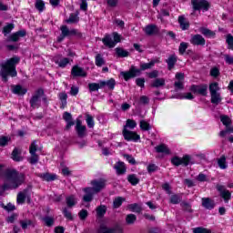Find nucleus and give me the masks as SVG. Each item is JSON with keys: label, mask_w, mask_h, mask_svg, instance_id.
Listing matches in <instances>:
<instances>
[{"label": "nucleus", "mask_w": 233, "mask_h": 233, "mask_svg": "<svg viewBox=\"0 0 233 233\" xmlns=\"http://www.w3.org/2000/svg\"><path fill=\"white\" fill-rule=\"evenodd\" d=\"M27 194L28 189H24L23 191L17 194L16 201L19 205H23V203H25Z\"/></svg>", "instance_id": "cd10ccee"}, {"label": "nucleus", "mask_w": 233, "mask_h": 233, "mask_svg": "<svg viewBox=\"0 0 233 233\" xmlns=\"http://www.w3.org/2000/svg\"><path fill=\"white\" fill-rule=\"evenodd\" d=\"M170 203H172V205H178V203H181V196L172 195L170 197Z\"/></svg>", "instance_id": "603ef678"}, {"label": "nucleus", "mask_w": 233, "mask_h": 233, "mask_svg": "<svg viewBox=\"0 0 233 233\" xmlns=\"http://www.w3.org/2000/svg\"><path fill=\"white\" fill-rule=\"evenodd\" d=\"M166 63L167 64V69L172 70V68H174L177 63V56H176V55L169 56V57L166 60Z\"/></svg>", "instance_id": "a878e982"}, {"label": "nucleus", "mask_w": 233, "mask_h": 233, "mask_svg": "<svg viewBox=\"0 0 233 233\" xmlns=\"http://www.w3.org/2000/svg\"><path fill=\"white\" fill-rule=\"evenodd\" d=\"M191 4L194 10H205L208 12L210 8V4L207 0H191Z\"/></svg>", "instance_id": "9d476101"}, {"label": "nucleus", "mask_w": 233, "mask_h": 233, "mask_svg": "<svg viewBox=\"0 0 233 233\" xmlns=\"http://www.w3.org/2000/svg\"><path fill=\"white\" fill-rule=\"evenodd\" d=\"M25 35H26V31L20 30V31H17V32L12 34L9 36L8 40L12 41L13 43H17V41H19V38L20 37H25Z\"/></svg>", "instance_id": "412c9836"}, {"label": "nucleus", "mask_w": 233, "mask_h": 233, "mask_svg": "<svg viewBox=\"0 0 233 233\" xmlns=\"http://www.w3.org/2000/svg\"><path fill=\"white\" fill-rule=\"evenodd\" d=\"M199 32L206 37H214L216 33L207 27H200Z\"/></svg>", "instance_id": "2f4dec72"}, {"label": "nucleus", "mask_w": 233, "mask_h": 233, "mask_svg": "<svg viewBox=\"0 0 233 233\" xmlns=\"http://www.w3.org/2000/svg\"><path fill=\"white\" fill-rule=\"evenodd\" d=\"M71 75L73 77H86V72L83 67H79V66H74L72 67Z\"/></svg>", "instance_id": "dca6fc26"}, {"label": "nucleus", "mask_w": 233, "mask_h": 233, "mask_svg": "<svg viewBox=\"0 0 233 233\" xmlns=\"http://www.w3.org/2000/svg\"><path fill=\"white\" fill-rule=\"evenodd\" d=\"M95 63H96V66H103V65H105V58H103V56H101V54H97L96 56Z\"/></svg>", "instance_id": "3c124183"}, {"label": "nucleus", "mask_w": 233, "mask_h": 233, "mask_svg": "<svg viewBox=\"0 0 233 233\" xmlns=\"http://www.w3.org/2000/svg\"><path fill=\"white\" fill-rule=\"evenodd\" d=\"M150 103V98L147 96H140V99L138 101V105H148Z\"/></svg>", "instance_id": "680f3d73"}, {"label": "nucleus", "mask_w": 233, "mask_h": 233, "mask_svg": "<svg viewBox=\"0 0 233 233\" xmlns=\"http://www.w3.org/2000/svg\"><path fill=\"white\" fill-rule=\"evenodd\" d=\"M88 88L91 92H96L99 88H105V83H91L88 84Z\"/></svg>", "instance_id": "c85d7f7f"}, {"label": "nucleus", "mask_w": 233, "mask_h": 233, "mask_svg": "<svg viewBox=\"0 0 233 233\" xmlns=\"http://www.w3.org/2000/svg\"><path fill=\"white\" fill-rule=\"evenodd\" d=\"M123 201H125V198L122 197H117L113 201V208H119L123 205Z\"/></svg>", "instance_id": "79ce46f5"}, {"label": "nucleus", "mask_w": 233, "mask_h": 233, "mask_svg": "<svg viewBox=\"0 0 233 233\" xmlns=\"http://www.w3.org/2000/svg\"><path fill=\"white\" fill-rule=\"evenodd\" d=\"M187 48H188V43L187 42H181L180 46L178 47V52L181 56L187 52Z\"/></svg>", "instance_id": "864d4df0"}, {"label": "nucleus", "mask_w": 233, "mask_h": 233, "mask_svg": "<svg viewBox=\"0 0 233 233\" xmlns=\"http://www.w3.org/2000/svg\"><path fill=\"white\" fill-rule=\"evenodd\" d=\"M218 165L222 170L227 169L228 167V165H227V157H225V156H222L220 158H218Z\"/></svg>", "instance_id": "c9c22d12"}, {"label": "nucleus", "mask_w": 233, "mask_h": 233, "mask_svg": "<svg viewBox=\"0 0 233 233\" xmlns=\"http://www.w3.org/2000/svg\"><path fill=\"white\" fill-rule=\"evenodd\" d=\"M58 98L61 101V106L60 108H65L66 106V100L68 99V95L65 92H61L58 94Z\"/></svg>", "instance_id": "c756f323"}, {"label": "nucleus", "mask_w": 233, "mask_h": 233, "mask_svg": "<svg viewBox=\"0 0 233 233\" xmlns=\"http://www.w3.org/2000/svg\"><path fill=\"white\" fill-rule=\"evenodd\" d=\"M86 121L88 128H94L96 123L94 122V116L88 114L86 115Z\"/></svg>", "instance_id": "a18cd8bd"}, {"label": "nucleus", "mask_w": 233, "mask_h": 233, "mask_svg": "<svg viewBox=\"0 0 233 233\" xmlns=\"http://www.w3.org/2000/svg\"><path fill=\"white\" fill-rule=\"evenodd\" d=\"M115 51H116V54L118 57H128V56L130 54V53H128V51H127V50H125L121 47H116L115 49Z\"/></svg>", "instance_id": "f704fd0d"}, {"label": "nucleus", "mask_w": 233, "mask_h": 233, "mask_svg": "<svg viewBox=\"0 0 233 233\" xmlns=\"http://www.w3.org/2000/svg\"><path fill=\"white\" fill-rule=\"evenodd\" d=\"M97 233H117L116 228H110L106 224H101L97 229Z\"/></svg>", "instance_id": "5701e85b"}, {"label": "nucleus", "mask_w": 233, "mask_h": 233, "mask_svg": "<svg viewBox=\"0 0 233 233\" xmlns=\"http://www.w3.org/2000/svg\"><path fill=\"white\" fill-rule=\"evenodd\" d=\"M106 214V206L105 205H100L99 207L96 208V216L98 218H103Z\"/></svg>", "instance_id": "58836bf2"}, {"label": "nucleus", "mask_w": 233, "mask_h": 233, "mask_svg": "<svg viewBox=\"0 0 233 233\" xmlns=\"http://www.w3.org/2000/svg\"><path fill=\"white\" fill-rule=\"evenodd\" d=\"M6 182L4 185L5 190H15L25 183V173H19L15 170H10L6 173Z\"/></svg>", "instance_id": "f257e3e1"}, {"label": "nucleus", "mask_w": 233, "mask_h": 233, "mask_svg": "<svg viewBox=\"0 0 233 233\" xmlns=\"http://www.w3.org/2000/svg\"><path fill=\"white\" fill-rule=\"evenodd\" d=\"M123 137L126 141H139L141 138L137 133L130 131L127 128L123 129Z\"/></svg>", "instance_id": "9b49d317"}, {"label": "nucleus", "mask_w": 233, "mask_h": 233, "mask_svg": "<svg viewBox=\"0 0 233 233\" xmlns=\"http://www.w3.org/2000/svg\"><path fill=\"white\" fill-rule=\"evenodd\" d=\"M136 219H137V217H136V215L134 214H128L126 217V223L127 225H134L136 223Z\"/></svg>", "instance_id": "c03bdc74"}, {"label": "nucleus", "mask_w": 233, "mask_h": 233, "mask_svg": "<svg viewBox=\"0 0 233 233\" xmlns=\"http://www.w3.org/2000/svg\"><path fill=\"white\" fill-rule=\"evenodd\" d=\"M19 61H20L19 57L14 56L6 60L5 63L1 65L0 76L4 83L8 82V76H11V77H15L17 76V71L15 70V65H17Z\"/></svg>", "instance_id": "f03ea898"}, {"label": "nucleus", "mask_w": 233, "mask_h": 233, "mask_svg": "<svg viewBox=\"0 0 233 233\" xmlns=\"http://www.w3.org/2000/svg\"><path fill=\"white\" fill-rule=\"evenodd\" d=\"M194 233H210V230L203 228H193Z\"/></svg>", "instance_id": "338daca9"}, {"label": "nucleus", "mask_w": 233, "mask_h": 233, "mask_svg": "<svg viewBox=\"0 0 233 233\" xmlns=\"http://www.w3.org/2000/svg\"><path fill=\"white\" fill-rule=\"evenodd\" d=\"M127 181L131 183L134 187L139 184V178H137V176H136V174L127 176Z\"/></svg>", "instance_id": "a19ab883"}, {"label": "nucleus", "mask_w": 233, "mask_h": 233, "mask_svg": "<svg viewBox=\"0 0 233 233\" xmlns=\"http://www.w3.org/2000/svg\"><path fill=\"white\" fill-rule=\"evenodd\" d=\"M178 25H180L181 30H188L190 28V22H188L185 15L178 16Z\"/></svg>", "instance_id": "b1692460"}, {"label": "nucleus", "mask_w": 233, "mask_h": 233, "mask_svg": "<svg viewBox=\"0 0 233 233\" xmlns=\"http://www.w3.org/2000/svg\"><path fill=\"white\" fill-rule=\"evenodd\" d=\"M10 139L11 138L9 137H5V136L0 137V147H6Z\"/></svg>", "instance_id": "bf43d9fd"}, {"label": "nucleus", "mask_w": 233, "mask_h": 233, "mask_svg": "<svg viewBox=\"0 0 233 233\" xmlns=\"http://www.w3.org/2000/svg\"><path fill=\"white\" fill-rule=\"evenodd\" d=\"M43 96H45V91L41 88L35 92L29 101L31 108H39L41 106V98Z\"/></svg>", "instance_id": "0eeeda50"}, {"label": "nucleus", "mask_w": 233, "mask_h": 233, "mask_svg": "<svg viewBox=\"0 0 233 233\" xmlns=\"http://www.w3.org/2000/svg\"><path fill=\"white\" fill-rule=\"evenodd\" d=\"M220 121L225 127H228L232 125V119H230L228 116H221Z\"/></svg>", "instance_id": "49530a36"}, {"label": "nucleus", "mask_w": 233, "mask_h": 233, "mask_svg": "<svg viewBox=\"0 0 233 233\" xmlns=\"http://www.w3.org/2000/svg\"><path fill=\"white\" fill-rule=\"evenodd\" d=\"M14 24H7L3 28V34L4 35H8L10 32H12V29L14 28Z\"/></svg>", "instance_id": "5fc2aeb1"}, {"label": "nucleus", "mask_w": 233, "mask_h": 233, "mask_svg": "<svg viewBox=\"0 0 233 233\" xmlns=\"http://www.w3.org/2000/svg\"><path fill=\"white\" fill-rule=\"evenodd\" d=\"M127 208H129L131 210V212H137V214H139V212H141V208H140L139 204H137V203L128 205Z\"/></svg>", "instance_id": "de8ad7c7"}, {"label": "nucleus", "mask_w": 233, "mask_h": 233, "mask_svg": "<svg viewBox=\"0 0 233 233\" xmlns=\"http://www.w3.org/2000/svg\"><path fill=\"white\" fill-rule=\"evenodd\" d=\"M63 118L67 123L66 126V130H70V128L75 125V123L72 121V114L65 112L63 115Z\"/></svg>", "instance_id": "393cba45"}, {"label": "nucleus", "mask_w": 233, "mask_h": 233, "mask_svg": "<svg viewBox=\"0 0 233 233\" xmlns=\"http://www.w3.org/2000/svg\"><path fill=\"white\" fill-rule=\"evenodd\" d=\"M76 131L78 137H85L86 136V126H83L80 119L76 120Z\"/></svg>", "instance_id": "f3484780"}, {"label": "nucleus", "mask_w": 233, "mask_h": 233, "mask_svg": "<svg viewBox=\"0 0 233 233\" xmlns=\"http://www.w3.org/2000/svg\"><path fill=\"white\" fill-rule=\"evenodd\" d=\"M207 85L202 86H196L193 85L190 87L191 92H195L196 94H200V96H207V90H208Z\"/></svg>", "instance_id": "a211bd4d"}, {"label": "nucleus", "mask_w": 233, "mask_h": 233, "mask_svg": "<svg viewBox=\"0 0 233 233\" xmlns=\"http://www.w3.org/2000/svg\"><path fill=\"white\" fill-rule=\"evenodd\" d=\"M144 32L147 35H155L156 34H159V27L156 25H147L144 28Z\"/></svg>", "instance_id": "6ab92c4d"}, {"label": "nucleus", "mask_w": 233, "mask_h": 233, "mask_svg": "<svg viewBox=\"0 0 233 233\" xmlns=\"http://www.w3.org/2000/svg\"><path fill=\"white\" fill-rule=\"evenodd\" d=\"M91 185L93 187H86L84 188V192L86 195L83 197V201L85 203H90L94 199V195L97 194L105 188L106 182L105 179L99 178L91 181Z\"/></svg>", "instance_id": "7ed1b4c3"}, {"label": "nucleus", "mask_w": 233, "mask_h": 233, "mask_svg": "<svg viewBox=\"0 0 233 233\" xmlns=\"http://www.w3.org/2000/svg\"><path fill=\"white\" fill-rule=\"evenodd\" d=\"M79 12H76V14H71L69 15V18L66 20V23L68 24H74V23H77L79 21Z\"/></svg>", "instance_id": "37998d69"}, {"label": "nucleus", "mask_w": 233, "mask_h": 233, "mask_svg": "<svg viewBox=\"0 0 233 233\" xmlns=\"http://www.w3.org/2000/svg\"><path fill=\"white\" fill-rule=\"evenodd\" d=\"M171 163L175 165V167H179V165H184V167H188L190 164V156L186 155L182 158L175 157L172 158Z\"/></svg>", "instance_id": "f8f14e48"}, {"label": "nucleus", "mask_w": 233, "mask_h": 233, "mask_svg": "<svg viewBox=\"0 0 233 233\" xmlns=\"http://www.w3.org/2000/svg\"><path fill=\"white\" fill-rule=\"evenodd\" d=\"M66 203L69 208H72V207H75L76 203V197L74 195H71L66 198Z\"/></svg>", "instance_id": "ea45409f"}, {"label": "nucleus", "mask_w": 233, "mask_h": 233, "mask_svg": "<svg viewBox=\"0 0 233 233\" xmlns=\"http://www.w3.org/2000/svg\"><path fill=\"white\" fill-rule=\"evenodd\" d=\"M12 158L14 161H23V157L21 156V149L15 147L12 152Z\"/></svg>", "instance_id": "7c9ffc66"}, {"label": "nucleus", "mask_w": 233, "mask_h": 233, "mask_svg": "<svg viewBox=\"0 0 233 233\" xmlns=\"http://www.w3.org/2000/svg\"><path fill=\"white\" fill-rule=\"evenodd\" d=\"M155 148L158 154H170V150L165 146V144H161Z\"/></svg>", "instance_id": "e433bc0d"}, {"label": "nucleus", "mask_w": 233, "mask_h": 233, "mask_svg": "<svg viewBox=\"0 0 233 233\" xmlns=\"http://www.w3.org/2000/svg\"><path fill=\"white\" fill-rule=\"evenodd\" d=\"M12 92L13 94H16L17 96H25V94L28 92V89L21 85H16L12 86Z\"/></svg>", "instance_id": "4be33fe9"}, {"label": "nucleus", "mask_w": 233, "mask_h": 233, "mask_svg": "<svg viewBox=\"0 0 233 233\" xmlns=\"http://www.w3.org/2000/svg\"><path fill=\"white\" fill-rule=\"evenodd\" d=\"M61 35L57 37V42L61 43L64 41L65 37H71V35H76L77 30L76 29H68V26L62 25L60 27Z\"/></svg>", "instance_id": "6e6552de"}, {"label": "nucleus", "mask_w": 233, "mask_h": 233, "mask_svg": "<svg viewBox=\"0 0 233 233\" xmlns=\"http://www.w3.org/2000/svg\"><path fill=\"white\" fill-rule=\"evenodd\" d=\"M156 63H159L157 60H151L149 63L140 64V69L136 68V66H132L128 71H122L120 76H122L125 81H128L134 77H137V76H141V72L145 70H150Z\"/></svg>", "instance_id": "20e7f679"}, {"label": "nucleus", "mask_w": 233, "mask_h": 233, "mask_svg": "<svg viewBox=\"0 0 233 233\" xmlns=\"http://www.w3.org/2000/svg\"><path fill=\"white\" fill-rule=\"evenodd\" d=\"M157 171V166H156V164H149L147 166V172L149 174H152V172H156Z\"/></svg>", "instance_id": "774afa93"}, {"label": "nucleus", "mask_w": 233, "mask_h": 233, "mask_svg": "<svg viewBox=\"0 0 233 233\" xmlns=\"http://www.w3.org/2000/svg\"><path fill=\"white\" fill-rule=\"evenodd\" d=\"M115 170L116 171L117 176H123V174H127V166L122 161H118L114 166Z\"/></svg>", "instance_id": "aec40b11"}, {"label": "nucleus", "mask_w": 233, "mask_h": 233, "mask_svg": "<svg viewBox=\"0 0 233 233\" xmlns=\"http://www.w3.org/2000/svg\"><path fill=\"white\" fill-rule=\"evenodd\" d=\"M35 6L36 10L43 12L45 10V2L43 0H36Z\"/></svg>", "instance_id": "6e6d98bb"}, {"label": "nucleus", "mask_w": 233, "mask_h": 233, "mask_svg": "<svg viewBox=\"0 0 233 233\" xmlns=\"http://www.w3.org/2000/svg\"><path fill=\"white\" fill-rule=\"evenodd\" d=\"M112 35L113 39L110 35H106L102 39V43L108 48H114L117 43H121V35H119L117 32H114Z\"/></svg>", "instance_id": "423d86ee"}, {"label": "nucleus", "mask_w": 233, "mask_h": 233, "mask_svg": "<svg viewBox=\"0 0 233 233\" xmlns=\"http://www.w3.org/2000/svg\"><path fill=\"white\" fill-rule=\"evenodd\" d=\"M38 177H41L44 181H56L57 179V176L50 173L38 174Z\"/></svg>", "instance_id": "bb28decb"}, {"label": "nucleus", "mask_w": 233, "mask_h": 233, "mask_svg": "<svg viewBox=\"0 0 233 233\" xmlns=\"http://www.w3.org/2000/svg\"><path fill=\"white\" fill-rule=\"evenodd\" d=\"M124 157H126L127 161H128L130 165H136V158H134L132 155L125 154Z\"/></svg>", "instance_id": "69168bd1"}, {"label": "nucleus", "mask_w": 233, "mask_h": 233, "mask_svg": "<svg viewBox=\"0 0 233 233\" xmlns=\"http://www.w3.org/2000/svg\"><path fill=\"white\" fill-rule=\"evenodd\" d=\"M191 45L195 46H205L206 40L201 35H192L190 39Z\"/></svg>", "instance_id": "4468645a"}, {"label": "nucleus", "mask_w": 233, "mask_h": 233, "mask_svg": "<svg viewBox=\"0 0 233 233\" xmlns=\"http://www.w3.org/2000/svg\"><path fill=\"white\" fill-rule=\"evenodd\" d=\"M202 207L206 208V210H213L216 208V201L210 198H202Z\"/></svg>", "instance_id": "2eb2a0df"}, {"label": "nucleus", "mask_w": 233, "mask_h": 233, "mask_svg": "<svg viewBox=\"0 0 233 233\" xmlns=\"http://www.w3.org/2000/svg\"><path fill=\"white\" fill-rule=\"evenodd\" d=\"M37 152V141L34 140L29 147V153L31 154V157L29 158V163L31 165H35L39 162V156L36 154Z\"/></svg>", "instance_id": "1a4fd4ad"}, {"label": "nucleus", "mask_w": 233, "mask_h": 233, "mask_svg": "<svg viewBox=\"0 0 233 233\" xmlns=\"http://www.w3.org/2000/svg\"><path fill=\"white\" fill-rule=\"evenodd\" d=\"M226 43L228 44V48L229 50H233V36H232V35H227Z\"/></svg>", "instance_id": "13d9d810"}, {"label": "nucleus", "mask_w": 233, "mask_h": 233, "mask_svg": "<svg viewBox=\"0 0 233 233\" xmlns=\"http://www.w3.org/2000/svg\"><path fill=\"white\" fill-rule=\"evenodd\" d=\"M20 225L24 230H26L28 227L34 225V222H32L30 219H25L20 221Z\"/></svg>", "instance_id": "8fccbe9b"}, {"label": "nucleus", "mask_w": 233, "mask_h": 233, "mask_svg": "<svg viewBox=\"0 0 233 233\" xmlns=\"http://www.w3.org/2000/svg\"><path fill=\"white\" fill-rule=\"evenodd\" d=\"M227 134H233V127L232 126H226V130L220 131L219 136L220 137H225Z\"/></svg>", "instance_id": "09e8293b"}, {"label": "nucleus", "mask_w": 233, "mask_h": 233, "mask_svg": "<svg viewBox=\"0 0 233 233\" xmlns=\"http://www.w3.org/2000/svg\"><path fill=\"white\" fill-rule=\"evenodd\" d=\"M68 63H70V60L66 57L62 58L59 62H56V64L58 65V66H60V68H65L66 65H68Z\"/></svg>", "instance_id": "052dcab7"}, {"label": "nucleus", "mask_w": 233, "mask_h": 233, "mask_svg": "<svg viewBox=\"0 0 233 233\" xmlns=\"http://www.w3.org/2000/svg\"><path fill=\"white\" fill-rule=\"evenodd\" d=\"M100 83H104V86H107L109 90H114V88H116V80L114 78H110L107 81H100Z\"/></svg>", "instance_id": "72a5a7b5"}, {"label": "nucleus", "mask_w": 233, "mask_h": 233, "mask_svg": "<svg viewBox=\"0 0 233 233\" xmlns=\"http://www.w3.org/2000/svg\"><path fill=\"white\" fill-rule=\"evenodd\" d=\"M43 221H45L46 227H52L54 225V218L52 217H45Z\"/></svg>", "instance_id": "e2e57ef3"}, {"label": "nucleus", "mask_w": 233, "mask_h": 233, "mask_svg": "<svg viewBox=\"0 0 233 233\" xmlns=\"http://www.w3.org/2000/svg\"><path fill=\"white\" fill-rule=\"evenodd\" d=\"M63 214H64L65 218H66V219H70L71 221H72V219H74V217H72V213L70 211H68V208H64Z\"/></svg>", "instance_id": "0e129e2a"}, {"label": "nucleus", "mask_w": 233, "mask_h": 233, "mask_svg": "<svg viewBox=\"0 0 233 233\" xmlns=\"http://www.w3.org/2000/svg\"><path fill=\"white\" fill-rule=\"evenodd\" d=\"M140 128L141 130L148 131L151 128L150 124L145 120H140Z\"/></svg>", "instance_id": "4d7b16f0"}, {"label": "nucleus", "mask_w": 233, "mask_h": 233, "mask_svg": "<svg viewBox=\"0 0 233 233\" xmlns=\"http://www.w3.org/2000/svg\"><path fill=\"white\" fill-rule=\"evenodd\" d=\"M217 190L219 192L220 197L224 198L225 203H228L232 198V193L225 188V186L218 185Z\"/></svg>", "instance_id": "ddd939ff"}, {"label": "nucleus", "mask_w": 233, "mask_h": 233, "mask_svg": "<svg viewBox=\"0 0 233 233\" xmlns=\"http://www.w3.org/2000/svg\"><path fill=\"white\" fill-rule=\"evenodd\" d=\"M153 88H159V86H165V78H156L151 84Z\"/></svg>", "instance_id": "473e14b6"}, {"label": "nucleus", "mask_w": 233, "mask_h": 233, "mask_svg": "<svg viewBox=\"0 0 233 233\" xmlns=\"http://www.w3.org/2000/svg\"><path fill=\"white\" fill-rule=\"evenodd\" d=\"M137 127V123L135 120L127 119L126 125L124 126V128H126L127 130H128V128H130V130H134V128H136Z\"/></svg>", "instance_id": "4c0bfd02"}, {"label": "nucleus", "mask_w": 233, "mask_h": 233, "mask_svg": "<svg viewBox=\"0 0 233 233\" xmlns=\"http://www.w3.org/2000/svg\"><path fill=\"white\" fill-rule=\"evenodd\" d=\"M218 92H219V84H218V82L211 83L209 85L211 103L216 106H218V105H219V103H221V101L223 100V98L221 97V94Z\"/></svg>", "instance_id": "39448f33"}]
</instances>
